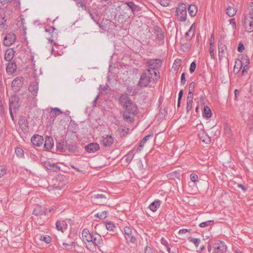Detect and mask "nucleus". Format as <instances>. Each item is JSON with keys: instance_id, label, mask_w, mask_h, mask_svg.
<instances>
[{"instance_id": "49", "label": "nucleus", "mask_w": 253, "mask_h": 253, "mask_svg": "<svg viewBox=\"0 0 253 253\" xmlns=\"http://www.w3.org/2000/svg\"><path fill=\"white\" fill-rule=\"evenodd\" d=\"M17 21H18V23H20V24L21 25L23 26V28H25L24 25L25 24V20L24 18L23 17V16H19L17 19Z\"/></svg>"}, {"instance_id": "35", "label": "nucleus", "mask_w": 253, "mask_h": 253, "mask_svg": "<svg viewBox=\"0 0 253 253\" xmlns=\"http://www.w3.org/2000/svg\"><path fill=\"white\" fill-rule=\"evenodd\" d=\"M135 155V151L134 150H130L126 156V160L127 163H130L133 159Z\"/></svg>"}, {"instance_id": "58", "label": "nucleus", "mask_w": 253, "mask_h": 253, "mask_svg": "<svg viewBox=\"0 0 253 253\" xmlns=\"http://www.w3.org/2000/svg\"><path fill=\"white\" fill-rule=\"evenodd\" d=\"M209 50H210V54L211 58L214 59L215 57H214V52H213V48L212 47H210Z\"/></svg>"}, {"instance_id": "34", "label": "nucleus", "mask_w": 253, "mask_h": 253, "mask_svg": "<svg viewBox=\"0 0 253 253\" xmlns=\"http://www.w3.org/2000/svg\"><path fill=\"white\" fill-rule=\"evenodd\" d=\"M130 115V114H128L127 112L124 111L123 114L124 120L129 123L133 122L134 121V118Z\"/></svg>"}, {"instance_id": "22", "label": "nucleus", "mask_w": 253, "mask_h": 253, "mask_svg": "<svg viewBox=\"0 0 253 253\" xmlns=\"http://www.w3.org/2000/svg\"><path fill=\"white\" fill-rule=\"evenodd\" d=\"M17 65L15 62H9L6 66V70L7 73L9 74L14 73L16 72Z\"/></svg>"}, {"instance_id": "3", "label": "nucleus", "mask_w": 253, "mask_h": 253, "mask_svg": "<svg viewBox=\"0 0 253 253\" xmlns=\"http://www.w3.org/2000/svg\"><path fill=\"white\" fill-rule=\"evenodd\" d=\"M151 72H147L143 73L140 77L138 85L141 87H146L151 81L152 77L150 76Z\"/></svg>"}, {"instance_id": "37", "label": "nucleus", "mask_w": 253, "mask_h": 253, "mask_svg": "<svg viewBox=\"0 0 253 253\" xmlns=\"http://www.w3.org/2000/svg\"><path fill=\"white\" fill-rule=\"evenodd\" d=\"M156 36L157 38L159 41L162 42L164 40V33L162 29L160 28L158 29V30L157 31Z\"/></svg>"}, {"instance_id": "2", "label": "nucleus", "mask_w": 253, "mask_h": 253, "mask_svg": "<svg viewBox=\"0 0 253 253\" xmlns=\"http://www.w3.org/2000/svg\"><path fill=\"white\" fill-rule=\"evenodd\" d=\"M186 5L184 3L180 4L176 9L177 15L180 21H185L187 17Z\"/></svg>"}, {"instance_id": "60", "label": "nucleus", "mask_w": 253, "mask_h": 253, "mask_svg": "<svg viewBox=\"0 0 253 253\" xmlns=\"http://www.w3.org/2000/svg\"><path fill=\"white\" fill-rule=\"evenodd\" d=\"M249 27H248V28L246 27L247 31L248 32H251L253 30V28H252V21H249Z\"/></svg>"}, {"instance_id": "52", "label": "nucleus", "mask_w": 253, "mask_h": 253, "mask_svg": "<svg viewBox=\"0 0 253 253\" xmlns=\"http://www.w3.org/2000/svg\"><path fill=\"white\" fill-rule=\"evenodd\" d=\"M183 96V90H180L179 94H178V102H177V106L179 107L180 106V101Z\"/></svg>"}, {"instance_id": "56", "label": "nucleus", "mask_w": 253, "mask_h": 253, "mask_svg": "<svg viewBox=\"0 0 253 253\" xmlns=\"http://www.w3.org/2000/svg\"><path fill=\"white\" fill-rule=\"evenodd\" d=\"M186 80L185 79V73H183L181 77V84L182 85H184L186 83Z\"/></svg>"}, {"instance_id": "63", "label": "nucleus", "mask_w": 253, "mask_h": 253, "mask_svg": "<svg viewBox=\"0 0 253 253\" xmlns=\"http://www.w3.org/2000/svg\"><path fill=\"white\" fill-rule=\"evenodd\" d=\"M214 40L213 35H212L210 39V47H212V48L214 45Z\"/></svg>"}, {"instance_id": "33", "label": "nucleus", "mask_w": 253, "mask_h": 253, "mask_svg": "<svg viewBox=\"0 0 253 253\" xmlns=\"http://www.w3.org/2000/svg\"><path fill=\"white\" fill-rule=\"evenodd\" d=\"M188 12L190 15L194 17L196 15L197 12V8L195 5L191 4L189 5L188 8Z\"/></svg>"}, {"instance_id": "24", "label": "nucleus", "mask_w": 253, "mask_h": 253, "mask_svg": "<svg viewBox=\"0 0 253 253\" xmlns=\"http://www.w3.org/2000/svg\"><path fill=\"white\" fill-rule=\"evenodd\" d=\"M87 12L91 18L94 21L97 20V17L99 16L98 10L96 8L88 9Z\"/></svg>"}, {"instance_id": "45", "label": "nucleus", "mask_w": 253, "mask_h": 253, "mask_svg": "<svg viewBox=\"0 0 253 253\" xmlns=\"http://www.w3.org/2000/svg\"><path fill=\"white\" fill-rule=\"evenodd\" d=\"M64 225H65L64 221H57L56 222V229L58 230L62 231L63 226Z\"/></svg>"}, {"instance_id": "40", "label": "nucleus", "mask_w": 253, "mask_h": 253, "mask_svg": "<svg viewBox=\"0 0 253 253\" xmlns=\"http://www.w3.org/2000/svg\"><path fill=\"white\" fill-rule=\"evenodd\" d=\"M108 214V211H102L100 213H97L95 215V217H98L100 219H105Z\"/></svg>"}, {"instance_id": "38", "label": "nucleus", "mask_w": 253, "mask_h": 253, "mask_svg": "<svg viewBox=\"0 0 253 253\" xmlns=\"http://www.w3.org/2000/svg\"><path fill=\"white\" fill-rule=\"evenodd\" d=\"M203 116L206 117L207 118H209L211 116V110L210 108L207 106L204 107Z\"/></svg>"}, {"instance_id": "44", "label": "nucleus", "mask_w": 253, "mask_h": 253, "mask_svg": "<svg viewBox=\"0 0 253 253\" xmlns=\"http://www.w3.org/2000/svg\"><path fill=\"white\" fill-rule=\"evenodd\" d=\"M15 153L16 154L17 156L19 157L22 158L24 156V151L21 148H16L15 149Z\"/></svg>"}, {"instance_id": "8", "label": "nucleus", "mask_w": 253, "mask_h": 253, "mask_svg": "<svg viewBox=\"0 0 253 253\" xmlns=\"http://www.w3.org/2000/svg\"><path fill=\"white\" fill-rule=\"evenodd\" d=\"M19 98L16 95L11 96L9 99V110H13L14 112L19 108Z\"/></svg>"}, {"instance_id": "11", "label": "nucleus", "mask_w": 253, "mask_h": 253, "mask_svg": "<svg viewBox=\"0 0 253 253\" xmlns=\"http://www.w3.org/2000/svg\"><path fill=\"white\" fill-rule=\"evenodd\" d=\"M91 242H92L94 245L99 247L103 244L102 237L96 233H93Z\"/></svg>"}, {"instance_id": "15", "label": "nucleus", "mask_w": 253, "mask_h": 253, "mask_svg": "<svg viewBox=\"0 0 253 253\" xmlns=\"http://www.w3.org/2000/svg\"><path fill=\"white\" fill-rule=\"evenodd\" d=\"M12 87L15 91H18L22 86V82L20 78L17 77L13 80L12 82Z\"/></svg>"}, {"instance_id": "26", "label": "nucleus", "mask_w": 253, "mask_h": 253, "mask_svg": "<svg viewBox=\"0 0 253 253\" xmlns=\"http://www.w3.org/2000/svg\"><path fill=\"white\" fill-rule=\"evenodd\" d=\"M14 55V51L12 49H8L5 51L4 54V59L7 61H11Z\"/></svg>"}, {"instance_id": "18", "label": "nucleus", "mask_w": 253, "mask_h": 253, "mask_svg": "<svg viewBox=\"0 0 253 253\" xmlns=\"http://www.w3.org/2000/svg\"><path fill=\"white\" fill-rule=\"evenodd\" d=\"M196 29L195 23H193L189 30L185 33V38L187 41H190L194 35L195 30Z\"/></svg>"}, {"instance_id": "14", "label": "nucleus", "mask_w": 253, "mask_h": 253, "mask_svg": "<svg viewBox=\"0 0 253 253\" xmlns=\"http://www.w3.org/2000/svg\"><path fill=\"white\" fill-rule=\"evenodd\" d=\"M43 141V139L42 136L39 135H35L31 138V142L32 144L36 146H41Z\"/></svg>"}, {"instance_id": "1", "label": "nucleus", "mask_w": 253, "mask_h": 253, "mask_svg": "<svg viewBox=\"0 0 253 253\" xmlns=\"http://www.w3.org/2000/svg\"><path fill=\"white\" fill-rule=\"evenodd\" d=\"M119 102L125 110L124 111L127 112L128 114L134 115L137 113V107L136 104L129 98L127 94H122Z\"/></svg>"}, {"instance_id": "64", "label": "nucleus", "mask_w": 253, "mask_h": 253, "mask_svg": "<svg viewBox=\"0 0 253 253\" xmlns=\"http://www.w3.org/2000/svg\"><path fill=\"white\" fill-rule=\"evenodd\" d=\"M157 70V69L151 70V71L153 72L154 75L156 77L155 78L156 80H158V79L160 78L159 76L157 75V73H159V72Z\"/></svg>"}, {"instance_id": "36", "label": "nucleus", "mask_w": 253, "mask_h": 253, "mask_svg": "<svg viewBox=\"0 0 253 253\" xmlns=\"http://www.w3.org/2000/svg\"><path fill=\"white\" fill-rule=\"evenodd\" d=\"M151 136V135H147L145 136L143 139L141 140L140 143L139 145L138 146L137 151H140L143 147L144 144L146 142V141L149 139V138Z\"/></svg>"}, {"instance_id": "23", "label": "nucleus", "mask_w": 253, "mask_h": 253, "mask_svg": "<svg viewBox=\"0 0 253 253\" xmlns=\"http://www.w3.org/2000/svg\"><path fill=\"white\" fill-rule=\"evenodd\" d=\"M33 214L36 216L45 215L46 211L44 208L41 206H37L33 211Z\"/></svg>"}, {"instance_id": "39", "label": "nucleus", "mask_w": 253, "mask_h": 253, "mask_svg": "<svg viewBox=\"0 0 253 253\" xmlns=\"http://www.w3.org/2000/svg\"><path fill=\"white\" fill-rule=\"evenodd\" d=\"M214 223L213 220H208L205 222H203L201 223L199 225L200 227L204 228L206 227L210 226L212 225Z\"/></svg>"}, {"instance_id": "30", "label": "nucleus", "mask_w": 253, "mask_h": 253, "mask_svg": "<svg viewBox=\"0 0 253 253\" xmlns=\"http://www.w3.org/2000/svg\"><path fill=\"white\" fill-rule=\"evenodd\" d=\"M62 113V112L58 108H52L50 112L51 118H55L57 116Z\"/></svg>"}, {"instance_id": "46", "label": "nucleus", "mask_w": 253, "mask_h": 253, "mask_svg": "<svg viewBox=\"0 0 253 253\" xmlns=\"http://www.w3.org/2000/svg\"><path fill=\"white\" fill-rule=\"evenodd\" d=\"M77 4L79 7H82V9L84 10H86V6H85V4L84 3V2L83 0H78Z\"/></svg>"}, {"instance_id": "16", "label": "nucleus", "mask_w": 253, "mask_h": 253, "mask_svg": "<svg viewBox=\"0 0 253 253\" xmlns=\"http://www.w3.org/2000/svg\"><path fill=\"white\" fill-rule=\"evenodd\" d=\"M43 166L46 169L53 171H57L60 169V167H58L57 164L48 161L45 162L43 164Z\"/></svg>"}, {"instance_id": "51", "label": "nucleus", "mask_w": 253, "mask_h": 253, "mask_svg": "<svg viewBox=\"0 0 253 253\" xmlns=\"http://www.w3.org/2000/svg\"><path fill=\"white\" fill-rule=\"evenodd\" d=\"M6 171V169L4 167L0 166V178L5 174Z\"/></svg>"}, {"instance_id": "25", "label": "nucleus", "mask_w": 253, "mask_h": 253, "mask_svg": "<svg viewBox=\"0 0 253 253\" xmlns=\"http://www.w3.org/2000/svg\"><path fill=\"white\" fill-rule=\"evenodd\" d=\"M198 136L201 140L206 143H209L211 141L210 138L204 131H200Z\"/></svg>"}, {"instance_id": "13", "label": "nucleus", "mask_w": 253, "mask_h": 253, "mask_svg": "<svg viewBox=\"0 0 253 253\" xmlns=\"http://www.w3.org/2000/svg\"><path fill=\"white\" fill-rule=\"evenodd\" d=\"M99 149V145L96 143H90L85 146V150L90 153H94Z\"/></svg>"}, {"instance_id": "9", "label": "nucleus", "mask_w": 253, "mask_h": 253, "mask_svg": "<svg viewBox=\"0 0 253 253\" xmlns=\"http://www.w3.org/2000/svg\"><path fill=\"white\" fill-rule=\"evenodd\" d=\"M46 32H48L49 34L51 33V36L47 38V39L49 41V42L50 43V47L51 48L52 51H53V45L56 44V43L54 42V38H56L57 34L53 32L54 29L52 28L50 29H45V30Z\"/></svg>"}, {"instance_id": "27", "label": "nucleus", "mask_w": 253, "mask_h": 253, "mask_svg": "<svg viewBox=\"0 0 253 253\" xmlns=\"http://www.w3.org/2000/svg\"><path fill=\"white\" fill-rule=\"evenodd\" d=\"M218 56L219 60H221V58L223 57L224 50L226 49V45L223 43L219 42L218 44Z\"/></svg>"}, {"instance_id": "53", "label": "nucleus", "mask_w": 253, "mask_h": 253, "mask_svg": "<svg viewBox=\"0 0 253 253\" xmlns=\"http://www.w3.org/2000/svg\"><path fill=\"white\" fill-rule=\"evenodd\" d=\"M196 67V64L195 62H192V63L190 65V69H189L190 72L191 73L194 72V71L195 70Z\"/></svg>"}, {"instance_id": "7", "label": "nucleus", "mask_w": 253, "mask_h": 253, "mask_svg": "<svg viewBox=\"0 0 253 253\" xmlns=\"http://www.w3.org/2000/svg\"><path fill=\"white\" fill-rule=\"evenodd\" d=\"M16 36L12 33L7 34L4 38L3 43L4 45L9 46L11 45L15 41Z\"/></svg>"}, {"instance_id": "17", "label": "nucleus", "mask_w": 253, "mask_h": 253, "mask_svg": "<svg viewBox=\"0 0 253 253\" xmlns=\"http://www.w3.org/2000/svg\"><path fill=\"white\" fill-rule=\"evenodd\" d=\"M114 142L113 138L109 135H106L102 137L101 143L105 146H109Z\"/></svg>"}, {"instance_id": "28", "label": "nucleus", "mask_w": 253, "mask_h": 253, "mask_svg": "<svg viewBox=\"0 0 253 253\" xmlns=\"http://www.w3.org/2000/svg\"><path fill=\"white\" fill-rule=\"evenodd\" d=\"M161 204V201L157 200L152 203L149 206V209L153 211H156L159 208Z\"/></svg>"}, {"instance_id": "59", "label": "nucleus", "mask_w": 253, "mask_h": 253, "mask_svg": "<svg viewBox=\"0 0 253 253\" xmlns=\"http://www.w3.org/2000/svg\"><path fill=\"white\" fill-rule=\"evenodd\" d=\"M126 4L128 6H129V7H130L131 8L132 11L133 12V11H134L133 6L135 5L134 2L132 1L128 2L126 3Z\"/></svg>"}, {"instance_id": "54", "label": "nucleus", "mask_w": 253, "mask_h": 253, "mask_svg": "<svg viewBox=\"0 0 253 253\" xmlns=\"http://www.w3.org/2000/svg\"><path fill=\"white\" fill-rule=\"evenodd\" d=\"M41 238L46 243H49L51 241V238L49 236L41 237Z\"/></svg>"}, {"instance_id": "32", "label": "nucleus", "mask_w": 253, "mask_h": 253, "mask_svg": "<svg viewBox=\"0 0 253 253\" xmlns=\"http://www.w3.org/2000/svg\"><path fill=\"white\" fill-rule=\"evenodd\" d=\"M237 12V9L234 7L229 6L226 9V13L230 17L234 16Z\"/></svg>"}, {"instance_id": "31", "label": "nucleus", "mask_w": 253, "mask_h": 253, "mask_svg": "<svg viewBox=\"0 0 253 253\" xmlns=\"http://www.w3.org/2000/svg\"><path fill=\"white\" fill-rule=\"evenodd\" d=\"M195 85V84L194 82H192L190 84L189 86V92L187 97L188 99H193V93L194 92Z\"/></svg>"}, {"instance_id": "47", "label": "nucleus", "mask_w": 253, "mask_h": 253, "mask_svg": "<svg viewBox=\"0 0 253 253\" xmlns=\"http://www.w3.org/2000/svg\"><path fill=\"white\" fill-rule=\"evenodd\" d=\"M190 242L193 243L196 246V247H198L200 243L201 240H200V239L198 238H191L190 240Z\"/></svg>"}, {"instance_id": "6", "label": "nucleus", "mask_w": 253, "mask_h": 253, "mask_svg": "<svg viewBox=\"0 0 253 253\" xmlns=\"http://www.w3.org/2000/svg\"><path fill=\"white\" fill-rule=\"evenodd\" d=\"M124 234L125 238L127 243H134L136 241V239L132 234L131 229L127 226L124 228Z\"/></svg>"}, {"instance_id": "55", "label": "nucleus", "mask_w": 253, "mask_h": 253, "mask_svg": "<svg viewBox=\"0 0 253 253\" xmlns=\"http://www.w3.org/2000/svg\"><path fill=\"white\" fill-rule=\"evenodd\" d=\"M73 242L72 243H70V244H66V243H63V247H64V248H65L66 250H70L72 249V244H73Z\"/></svg>"}, {"instance_id": "62", "label": "nucleus", "mask_w": 253, "mask_h": 253, "mask_svg": "<svg viewBox=\"0 0 253 253\" xmlns=\"http://www.w3.org/2000/svg\"><path fill=\"white\" fill-rule=\"evenodd\" d=\"M244 49V45L243 44L240 43L238 47V51L241 52L243 51Z\"/></svg>"}, {"instance_id": "61", "label": "nucleus", "mask_w": 253, "mask_h": 253, "mask_svg": "<svg viewBox=\"0 0 253 253\" xmlns=\"http://www.w3.org/2000/svg\"><path fill=\"white\" fill-rule=\"evenodd\" d=\"M144 253H153L152 252V250L151 247L147 246L145 249Z\"/></svg>"}, {"instance_id": "10", "label": "nucleus", "mask_w": 253, "mask_h": 253, "mask_svg": "<svg viewBox=\"0 0 253 253\" xmlns=\"http://www.w3.org/2000/svg\"><path fill=\"white\" fill-rule=\"evenodd\" d=\"M215 252L217 253H223L226 251V246L223 242L216 243L213 245Z\"/></svg>"}, {"instance_id": "41", "label": "nucleus", "mask_w": 253, "mask_h": 253, "mask_svg": "<svg viewBox=\"0 0 253 253\" xmlns=\"http://www.w3.org/2000/svg\"><path fill=\"white\" fill-rule=\"evenodd\" d=\"M106 227L109 231H114L116 228L115 224L110 221L106 223Z\"/></svg>"}, {"instance_id": "48", "label": "nucleus", "mask_w": 253, "mask_h": 253, "mask_svg": "<svg viewBox=\"0 0 253 253\" xmlns=\"http://www.w3.org/2000/svg\"><path fill=\"white\" fill-rule=\"evenodd\" d=\"M190 179L192 181H193L194 183L197 182L198 177V175L196 174L192 173L190 174Z\"/></svg>"}, {"instance_id": "29", "label": "nucleus", "mask_w": 253, "mask_h": 253, "mask_svg": "<svg viewBox=\"0 0 253 253\" xmlns=\"http://www.w3.org/2000/svg\"><path fill=\"white\" fill-rule=\"evenodd\" d=\"M243 60L244 64H245V65L244 66L242 71V75H244L245 73H246L247 71L249 69V64H250V60L248 56L243 57Z\"/></svg>"}, {"instance_id": "42", "label": "nucleus", "mask_w": 253, "mask_h": 253, "mask_svg": "<svg viewBox=\"0 0 253 253\" xmlns=\"http://www.w3.org/2000/svg\"><path fill=\"white\" fill-rule=\"evenodd\" d=\"M193 99H188L187 101L186 111L188 113L192 108Z\"/></svg>"}, {"instance_id": "20", "label": "nucleus", "mask_w": 253, "mask_h": 253, "mask_svg": "<svg viewBox=\"0 0 253 253\" xmlns=\"http://www.w3.org/2000/svg\"><path fill=\"white\" fill-rule=\"evenodd\" d=\"M53 145L54 142L52 138L50 136H46L44 142V148L47 150H49L53 148Z\"/></svg>"}, {"instance_id": "21", "label": "nucleus", "mask_w": 253, "mask_h": 253, "mask_svg": "<svg viewBox=\"0 0 253 253\" xmlns=\"http://www.w3.org/2000/svg\"><path fill=\"white\" fill-rule=\"evenodd\" d=\"M244 65L243 57L242 58V60H237L235 61V66L233 69V72L237 74L239 72L241 68Z\"/></svg>"}, {"instance_id": "5", "label": "nucleus", "mask_w": 253, "mask_h": 253, "mask_svg": "<svg viewBox=\"0 0 253 253\" xmlns=\"http://www.w3.org/2000/svg\"><path fill=\"white\" fill-rule=\"evenodd\" d=\"M149 69L147 70L148 72H151V70L158 69L162 65V61L159 59H151L147 62Z\"/></svg>"}, {"instance_id": "50", "label": "nucleus", "mask_w": 253, "mask_h": 253, "mask_svg": "<svg viewBox=\"0 0 253 253\" xmlns=\"http://www.w3.org/2000/svg\"><path fill=\"white\" fill-rule=\"evenodd\" d=\"M160 3L163 6H168L170 4L169 0H160Z\"/></svg>"}, {"instance_id": "19", "label": "nucleus", "mask_w": 253, "mask_h": 253, "mask_svg": "<svg viewBox=\"0 0 253 253\" xmlns=\"http://www.w3.org/2000/svg\"><path fill=\"white\" fill-rule=\"evenodd\" d=\"M29 90L33 96H37L39 90L38 83L36 82L31 83L29 87Z\"/></svg>"}, {"instance_id": "43", "label": "nucleus", "mask_w": 253, "mask_h": 253, "mask_svg": "<svg viewBox=\"0 0 253 253\" xmlns=\"http://www.w3.org/2000/svg\"><path fill=\"white\" fill-rule=\"evenodd\" d=\"M161 243L166 247L167 251L170 253V248L169 247V244L167 240L165 238H162L161 240Z\"/></svg>"}, {"instance_id": "4", "label": "nucleus", "mask_w": 253, "mask_h": 253, "mask_svg": "<svg viewBox=\"0 0 253 253\" xmlns=\"http://www.w3.org/2000/svg\"><path fill=\"white\" fill-rule=\"evenodd\" d=\"M92 200L95 204L103 205L107 203V198L104 194H97L92 197Z\"/></svg>"}, {"instance_id": "12", "label": "nucleus", "mask_w": 253, "mask_h": 253, "mask_svg": "<svg viewBox=\"0 0 253 253\" xmlns=\"http://www.w3.org/2000/svg\"><path fill=\"white\" fill-rule=\"evenodd\" d=\"M93 233H90L87 229H84L82 232V238L84 242H91L92 239V235Z\"/></svg>"}, {"instance_id": "57", "label": "nucleus", "mask_w": 253, "mask_h": 253, "mask_svg": "<svg viewBox=\"0 0 253 253\" xmlns=\"http://www.w3.org/2000/svg\"><path fill=\"white\" fill-rule=\"evenodd\" d=\"M229 22L230 24L232 25L233 29H235L236 27V25L235 19L233 18L230 19Z\"/></svg>"}]
</instances>
